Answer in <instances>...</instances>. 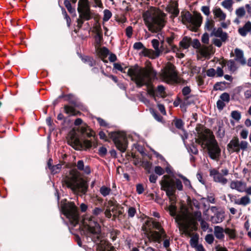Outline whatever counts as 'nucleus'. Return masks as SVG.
I'll list each match as a JSON object with an SVG mask.
<instances>
[{
    "instance_id": "nucleus-1",
    "label": "nucleus",
    "mask_w": 251,
    "mask_h": 251,
    "mask_svg": "<svg viewBox=\"0 0 251 251\" xmlns=\"http://www.w3.org/2000/svg\"><path fill=\"white\" fill-rule=\"evenodd\" d=\"M127 73L131 77V80L135 82L137 87L141 88L144 85L148 86L145 77L142 75V70L138 65L128 68Z\"/></svg>"
},
{
    "instance_id": "nucleus-2",
    "label": "nucleus",
    "mask_w": 251,
    "mask_h": 251,
    "mask_svg": "<svg viewBox=\"0 0 251 251\" xmlns=\"http://www.w3.org/2000/svg\"><path fill=\"white\" fill-rule=\"evenodd\" d=\"M214 21H210V19L207 18L205 24L204 29L210 31L212 28L213 30L210 33V36H214L217 38H220L223 42L225 43L228 40V36L227 33L226 32L223 31L222 27H218L217 28L214 27Z\"/></svg>"
},
{
    "instance_id": "nucleus-3",
    "label": "nucleus",
    "mask_w": 251,
    "mask_h": 251,
    "mask_svg": "<svg viewBox=\"0 0 251 251\" xmlns=\"http://www.w3.org/2000/svg\"><path fill=\"white\" fill-rule=\"evenodd\" d=\"M63 214L69 219L72 224L78 223L79 215L77 207L74 204H64L62 207Z\"/></svg>"
},
{
    "instance_id": "nucleus-4",
    "label": "nucleus",
    "mask_w": 251,
    "mask_h": 251,
    "mask_svg": "<svg viewBox=\"0 0 251 251\" xmlns=\"http://www.w3.org/2000/svg\"><path fill=\"white\" fill-rule=\"evenodd\" d=\"M111 138L114 142L117 149L122 152L126 151L127 145L126 138L119 132H112Z\"/></svg>"
},
{
    "instance_id": "nucleus-5",
    "label": "nucleus",
    "mask_w": 251,
    "mask_h": 251,
    "mask_svg": "<svg viewBox=\"0 0 251 251\" xmlns=\"http://www.w3.org/2000/svg\"><path fill=\"white\" fill-rule=\"evenodd\" d=\"M221 150L218 142L214 138L210 141V146L208 147L209 157L212 160H217L221 156Z\"/></svg>"
},
{
    "instance_id": "nucleus-6",
    "label": "nucleus",
    "mask_w": 251,
    "mask_h": 251,
    "mask_svg": "<svg viewBox=\"0 0 251 251\" xmlns=\"http://www.w3.org/2000/svg\"><path fill=\"white\" fill-rule=\"evenodd\" d=\"M203 17L199 12H194V17L193 19V23H191V30L196 31L201 26L202 23Z\"/></svg>"
},
{
    "instance_id": "nucleus-7",
    "label": "nucleus",
    "mask_w": 251,
    "mask_h": 251,
    "mask_svg": "<svg viewBox=\"0 0 251 251\" xmlns=\"http://www.w3.org/2000/svg\"><path fill=\"white\" fill-rule=\"evenodd\" d=\"M210 176L213 177L214 180L216 182L225 185L227 182V179L224 177L223 175L216 169H214L210 170Z\"/></svg>"
},
{
    "instance_id": "nucleus-8",
    "label": "nucleus",
    "mask_w": 251,
    "mask_h": 251,
    "mask_svg": "<svg viewBox=\"0 0 251 251\" xmlns=\"http://www.w3.org/2000/svg\"><path fill=\"white\" fill-rule=\"evenodd\" d=\"M227 149L230 153L234 152L239 153L240 151L239 139L236 137L234 139L231 140L227 145Z\"/></svg>"
},
{
    "instance_id": "nucleus-9",
    "label": "nucleus",
    "mask_w": 251,
    "mask_h": 251,
    "mask_svg": "<svg viewBox=\"0 0 251 251\" xmlns=\"http://www.w3.org/2000/svg\"><path fill=\"white\" fill-rule=\"evenodd\" d=\"M163 178L164 179L162 180L160 182L161 190L165 191L175 189V185L173 182L169 180V177L168 176L164 175Z\"/></svg>"
},
{
    "instance_id": "nucleus-10",
    "label": "nucleus",
    "mask_w": 251,
    "mask_h": 251,
    "mask_svg": "<svg viewBox=\"0 0 251 251\" xmlns=\"http://www.w3.org/2000/svg\"><path fill=\"white\" fill-rule=\"evenodd\" d=\"M163 178L164 179L162 180L160 182L161 190L165 191L175 189V185L173 182L169 180V177L168 176L164 175Z\"/></svg>"
},
{
    "instance_id": "nucleus-11",
    "label": "nucleus",
    "mask_w": 251,
    "mask_h": 251,
    "mask_svg": "<svg viewBox=\"0 0 251 251\" xmlns=\"http://www.w3.org/2000/svg\"><path fill=\"white\" fill-rule=\"evenodd\" d=\"M225 212L223 210L216 211L213 216L210 217V221L212 224L222 223L225 219Z\"/></svg>"
},
{
    "instance_id": "nucleus-12",
    "label": "nucleus",
    "mask_w": 251,
    "mask_h": 251,
    "mask_svg": "<svg viewBox=\"0 0 251 251\" xmlns=\"http://www.w3.org/2000/svg\"><path fill=\"white\" fill-rule=\"evenodd\" d=\"M192 95L185 97L182 102L180 104V107L184 112H186L187 111V108L188 106L194 103V100L192 99Z\"/></svg>"
},
{
    "instance_id": "nucleus-13",
    "label": "nucleus",
    "mask_w": 251,
    "mask_h": 251,
    "mask_svg": "<svg viewBox=\"0 0 251 251\" xmlns=\"http://www.w3.org/2000/svg\"><path fill=\"white\" fill-rule=\"evenodd\" d=\"M94 226L97 228L96 230L93 229V242L97 243L100 241V239L99 234H100V225L97 222L94 221Z\"/></svg>"
},
{
    "instance_id": "nucleus-14",
    "label": "nucleus",
    "mask_w": 251,
    "mask_h": 251,
    "mask_svg": "<svg viewBox=\"0 0 251 251\" xmlns=\"http://www.w3.org/2000/svg\"><path fill=\"white\" fill-rule=\"evenodd\" d=\"M151 44L153 48L155 50V57H159L163 50V45L159 48V42L158 39H154L151 40Z\"/></svg>"
},
{
    "instance_id": "nucleus-15",
    "label": "nucleus",
    "mask_w": 251,
    "mask_h": 251,
    "mask_svg": "<svg viewBox=\"0 0 251 251\" xmlns=\"http://www.w3.org/2000/svg\"><path fill=\"white\" fill-rule=\"evenodd\" d=\"M235 53V60L241 63V65H244L246 64V62L245 58L244 57L243 51L241 49L236 48L234 50Z\"/></svg>"
},
{
    "instance_id": "nucleus-16",
    "label": "nucleus",
    "mask_w": 251,
    "mask_h": 251,
    "mask_svg": "<svg viewBox=\"0 0 251 251\" xmlns=\"http://www.w3.org/2000/svg\"><path fill=\"white\" fill-rule=\"evenodd\" d=\"M76 167L78 170L83 171L86 175H89L91 172L90 167L88 165L85 166L82 160H79L77 162Z\"/></svg>"
},
{
    "instance_id": "nucleus-17",
    "label": "nucleus",
    "mask_w": 251,
    "mask_h": 251,
    "mask_svg": "<svg viewBox=\"0 0 251 251\" xmlns=\"http://www.w3.org/2000/svg\"><path fill=\"white\" fill-rule=\"evenodd\" d=\"M164 191L166 192V196L169 198V201L171 202L172 206H174L176 203V198L175 197L176 189H172Z\"/></svg>"
},
{
    "instance_id": "nucleus-18",
    "label": "nucleus",
    "mask_w": 251,
    "mask_h": 251,
    "mask_svg": "<svg viewBox=\"0 0 251 251\" xmlns=\"http://www.w3.org/2000/svg\"><path fill=\"white\" fill-rule=\"evenodd\" d=\"M246 184L241 181H232L230 187L232 189H236L238 192H242L244 190L241 188L244 186H245Z\"/></svg>"
},
{
    "instance_id": "nucleus-19",
    "label": "nucleus",
    "mask_w": 251,
    "mask_h": 251,
    "mask_svg": "<svg viewBox=\"0 0 251 251\" xmlns=\"http://www.w3.org/2000/svg\"><path fill=\"white\" fill-rule=\"evenodd\" d=\"M81 132L82 134L89 138L95 136L94 131L87 125L83 126L81 127Z\"/></svg>"
},
{
    "instance_id": "nucleus-20",
    "label": "nucleus",
    "mask_w": 251,
    "mask_h": 251,
    "mask_svg": "<svg viewBox=\"0 0 251 251\" xmlns=\"http://www.w3.org/2000/svg\"><path fill=\"white\" fill-rule=\"evenodd\" d=\"M213 12L215 18H219L220 20L222 21L225 20L226 19V14L220 8L216 7L214 9H213Z\"/></svg>"
},
{
    "instance_id": "nucleus-21",
    "label": "nucleus",
    "mask_w": 251,
    "mask_h": 251,
    "mask_svg": "<svg viewBox=\"0 0 251 251\" xmlns=\"http://www.w3.org/2000/svg\"><path fill=\"white\" fill-rule=\"evenodd\" d=\"M191 43V38L187 36H184L181 41L179 42L180 47L183 49H188Z\"/></svg>"
},
{
    "instance_id": "nucleus-22",
    "label": "nucleus",
    "mask_w": 251,
    "mask_h": 251,
    "mask_svg": "<svg viewBox=\"0 0 251 251\" xmlns=\"http://www.w3.org/2000/svg\"><path fill=\"white\" fill-rule=\"evenodd\" d=\"M214 233L215 237L219 240L223 239L225 237V235L224 234V229L220 226H217L214 227Z\"/></svg>"
},
{
    "instance_id": "nucleus-23",
    "label": "nucleus",
    "mask_w": 251,
    "mask_h": 251,
    "mask_svg": "<svg viewBox=\"0 0 251 251\" xmlns=\"http://www.w3.org/2000/svg\"><path fill=\"white\" fill-rule=\"evenodd\" d=\"M227 83L225 81L216 82L213 86V90L215 91H224L226 89V84Z\"/></svg>"
},
{
    "instance_id": "nucleus-24",
    "label": "nucleus",
    "mask_w": 251,
    "mask_h": 251,
    "mask_svg": "<svg viewBox=\"0 0 251 251\" xmlns=\"http://www.w3.org/2000/svg\"><path fill=\"white\" fill-rule=\"evenodd\" d=\"M251 202V200L249 196H245L244 197H242L240 201L239 200H235V203L238 204V205H243L244 206H245Z\"/></svg>"
},
{
    "instance_id": "nucleus-25",
    "label": "nucleus",
    "mask_w": 251,
    "mask_h": 251,
    "mask_svg": "<svg viewBox=\"0 0 251 251\" xmlns=\"http://www.w3.org/2000/svg\"><path fill=\"white\" fill-rule=\"evenodd\" d=\"M82 60L85 63H87L90 67L96 65V62L93 57L89 56H84L82 57Z\"/></svg>"
},
{
    "instance_id": "nucleus-26",
    "label": "nucleus",
    "mask_w": 251,
    "mask_h": 251,
    "mask_svg": "<svg viewBox=\"0 0 251 251\" xmlns=\"http://www.w3.org/2000/svg\"><path fill=\"white\" fill-rule=\"evenodd\" d=\"M83 233L85 236V238L88 242L93 241V229L92 227L89 226L86 231H83Z\"/></svg>"
},
{
    "instance_id": "nucleus-27",
    "label": "nucleus",
    "mask_w": 251,
    "mask_h": 251,
    "mask_svg": "<svg viewBox=\"0 0 251 251\" xmlns=\"http://www.w3.org/2000/svg\"><path fill=\"white\" fill-rule=\"evenodd\" d=\"M110 53L109 50L105 47H103L102 48V50L100 52V57L101 58V59L105 63H108V61L106 60H104V58L107 57V56Z\"/></svg>"
},
{
    "instance_id": "nucleus-28",
    "label": "nucleus",
    "mask_w": 251,
    "mask_h": 251,
    "mask_svg": "<svg viewBox=\"0 0 251 251\" xmlns=\"http://www.w3.org/2000/svg\"><path fill=\"white\" fill-rule=\"evenodd\" d=\"M64 4L70 14L76 15L75 9V8L72 7L71 3L69 0H64Z\"/></svg>"
},
{
    "instance_id": "nucleus-29",
    "label": "nucleus",
    "mask_w": 251,
    "mask_h": 251,
    "mask_svg": "<svg viewBox=\"0 0 251 251\" xmlns=\"http://www.w3.org/2000/svg\"><path fill=\"white\" fill-rule=\"evenodd\" d=\"M233 0H224L221 3V5L226 9H227L229 11H231L232 10V5H233Z\"/></svg>"
},
{
    "instance_id": "nucleus-30",
    "label": "nucleus",
    "mask_w": 251,
    "mask_h": 251,
    "mask_svg": "<svg viewBox=\"0 0 251 251\" xmlns=\"http://www.w3.org/2000/svg\"><path fill=\"white\" fill-rule=\"evenodd\" d=\"M80 3L78 2L77 11L80 14V17L82 18H84L86 20H89L91 18L90 14L88 13L83 12L81 8H79Z\"/></svg>"
},
{
    "instance_id": "nucleus-31",
    "label": "nucleus",
    "mask_w": 251,
    "mask_h": 251,
    "mask_svg": "<svg viewBox=\"0 0 251 251\" xmlns=\"http://www.w3.org/2000/svg\"><path fill=\"white\" fill-rule=\"evenodd\" d=\"M199 235L196 233L193 236L190 240V244L192 248H195L199 245Z\"/></svg>"
},
{
    "instance_id": "nucleus-32",
    "label": "nucleus",
    "mask_w": 251,
    "mask_h": 251,
    "mask_svg": "<svg viewBox=\"0 0 251 251\" xmlns=\"http://www.w3.org/2000/svg\"><path fill=\"white\" fill-rule=\"evenodd\" d=\"M182 18L186 22L191 25L193 23V17L192 15L189 11H186L183 15Z\"/></svg>"
},
{
    "instance_id": "nucleus-33",
    "label": "nucleus",
    "mask_w": 251,
    "mask_h": 251,
    "mask_svg": "<svg viewBox=\"0 0 251 251\" xmlns=\"http://www.w3.org/2000/svg\"><path fill=\"white\" fill-rule=\"evenodd\" d=\"M83 144L87 149H90L92 147L96 148L97 146V143L92 142L88 139H84L83 140Z\"/></svg>"
},
{
    "instance_id": "nucleus-34",
    "label": "nucleus",
    "mask_w": 251,
    "mask_h": 251,
    "mask_svg": "<svg viewBox=\"0 0 251 251\" xmlns=\"http://www.w3.org/2000/svg\"><path fill=\"white\" fill-rule=\"evenodd\" d=\"M100 193L103 197H106L110 194L111 192V189L109 187H106L105 186H102L100 189Z\"/></svg>"
},
{
    "instance_id": "nucleus-35",
    "label": "nucleus",
    "mask_w": 251,
    "mask_h": 251,
    "mask_svg": "<svg viewBox=\"0 0 251 251\" xmlns=\"http://www.w3.org/2000/svg\"><path fill=\"white\" fill-rule=\"evenodd\" d=\"M150 112L152 115V116H153L154 118L157 121L160 122H161L162 121V120L163 118H162V117L160 115H159V114H158L157 113L156 110H155L153 108H151L150 109Z\"/></svg>"
},
{
    "instance_id": "nucleus-36",
    "label": "nucleus",
    "mask_w": 251,
    "mask_h": 251,
    "mask_svg": "<svg viewBox=\"0 0 251 251\" xmlns=\"http://www.w3.org/2000/svg\"><path fill=\"white\" fill-rule=\"evenodd\" d=\"M153 24L156 25V26L159 28V30H161L162 31V29L165 25V21L162 19H159V20L155 21Z\"/></svg>"
},
{
    "instance_id": "nucleus-37",
    "label": "nucleus",
    "mask_w": 251,
    "mask_h": 251,
    "mask_svg": "<svg viewBox=\"0 0 251 251\" xmlns=\"http://www.w3.org/2000/svg\"><path fill=\"white\" fill-rule=\"evenodd\" d=\"M175 126L176 128L184 129V123L181 119H176L175 121Z\"/></svg>"
},
{
    "instance_id": "nucleus-38",
    "label": "nucleus",
    "mask_w": 251,
    "mask_h": 251,
    "mask_svg": "<svg viewBox=\"0 0 251 251\" xmlns=\"http://www.w3.org/2000/svg\"><path fill=\"white\" fill-rule=\"evenodd\" d=\"M231 117L235 120L238 121L241 118V115L240 112L237 110L232 111L231 113Z\"/></svg>"
},
{
    "instance_id": "nucleus-39",
    "label": "nucleus",
    "mask_w": 251,
    "mask_h": 251,
    "mask_svg": "<svg viewBox=\"0 0 251 251\" xmlns=\"http://www.w3.org/2000/svg\"><path fill=\"white\" fill-rule=\"evenodd\" d=\"M103 21L105 22L108 21L112 17V13L111 12L108 10V9H105L103 11Z\"/></svg>"
},
{
    "instance_id": "nucleus-40",
    "label": "nucleus",
    "mask_w": 251,
    "mask_h": 251,
    "mask_svg": "<svg viewBox=\"0 0 251 251\" xmlns=\"http://www.w3.org/2000/svg\"><path fill=\"white\" fill-rule=\"evenodd\" d=\"M246 13V11L245 8L243 7H240L237 9L235 11V14L238 17H243Z\"/></svg>"
},
{
    "instance_id": "nucleus-41",
    "label": "nucleus",
    "mask_w": 251,
    "mask_h": 251,
    "mask_svg": "<svg viewBox=\"0 0 251 251\" xmlns=\"http://www.w3.org/2000/svg\"><path fill=\"white\" fill-rule=\"evenodd\" d=\"M64 108L66 113L72 115H75L74 108L72 106L66 105L64 106Z\"/></svg>"
},
{
    "instance_id": "nucleus-42",
    "label": "nucleus",
    "mask_w": 251,
    "mask_h": 251,
    "mask_svg": "<svg viewBox=\"0 0 251 251\" xmlns=\"http://www.w3.org/2000/svg\"><path fill=\"white\" fill-rule=\"evenodd\" d=\"M149 30L152 33H158L160 32L161 30H159V28L156 26L154 24L150 25L148 26Z\"/></svg>"
},
{
    "instance_id": "nucleus-43",
    "label": "nucleus",
    "mask_w": 251,
    "mask_h": 251,
    "mask_svg": "<svg viewBox=\"0 0 251 251\" xmlns=\"http://www.w3.org/2000/svg\"><path fill=\"white\" fill-rule=\"evenodd\" d=\"M220 100L223 101H225L226 102H228L230 100V96L229 94L226 92H225L221 94L220 96Z\"/></svg>"
},
{
    "instance_id": "nucleus-44",
    "label": "nucleus",
    "mask_w": 251,
    "mask_h": 251,
    "mask_svg": "<svg viewBox=\"0 0 251 251\" xmlns=\"http://www.w3.org/2000/svg\"><path fill=\"white\" fill-rule=\"evenodd\" d=\"M61 168V166L60 164H57L56 165H53L51 167V168H50V170L51 172V173L53 175L56 174L59 172Z\"/></svg>"
},
{
    "instance_id": "nucleus-45",
    "label": "nucleus",
    "mask_w": 251,
    "mask_h": 251,
    "mask_svg": "<svg viewBox=\"0 0 251 251\" xmlns=\"http://www.w3.org/2000/svg\"><path fill=\"white\" fill-rule=\"evenodd\" d=\"M156 228L159 230V234L163 238H166L168 237L164 229L163 228H161L160 226L156 223Z\"/></svg>"
},
{
    "instance_id": "nucleus-46",
    "label": "nucleus",
    "mask_w": 251,
    "mask_h": 251,
    "mask_svg": "<svg viewBox=\"0 0 251 251\" xmlns=\"http://www.w3.org/2000/svg\"><path fill=\"white\" fill-rule=\"evenodd\" d=\"M103 212V209L101 208L96 207L92 210L93 215L98 216Z\"/></svg>"
},
{
    "instance_id": "nucleus-47",
    "label": "nucleus",
    "mask_w": 251,
    "mask_h": 251,
    "mask_svg": "<svg viewBox=\"0 0 251 251\" xmlns=\"http://www.w3.org/2000/svg\"><path fill=\"white\" fill-rule=\"evenodd\" d=\"M228 67L231 71H235L237 69L235 61L232 59L228 61Z\"/></svg>"
},
{
    "instance_id": "nucleus-48",
    "label": "nucleus",
    "mask_w": 251,
    "mask_h": 251,
    "mask_svg": "<svg viewBox=\"0 0 251 251\" xmlns=\"http://www.w3.org/2000/svg\"><path fill=\"white\" fill-rule=\"evenodd\" d=\"M107 151L105 147H101L99 149L98 154L101 157H104L107 154Z\"/></svg>"
},
{
    "instance_id": "nucleus-49",
    "label": "nucleus",
    "mask_w": 251,
    "mask_h": 251,
    "mask_svg": "<svg viewBox=\"0 0 251 251\" xmlns=\"http://www.w3.org/2000/svg\"><path fill=\"white\" fill-rule=\"evenodd\" d=\"M136 213V210L133 207H130L127 211L128 216L130 218L133 217Z\"/></svg>"
},
{
    "instance_id": "nucleus-50",
    "label": "nucleus",
    "mask_w": 251,
    "mask_h": 251,
    "mask_svg": "<svg viewBox=\"0 0 251 251\" xmlns=\"http://www.w3.org/2000/svg\"><path fill=\"white\" fill-rule=\"evenodd\" d=\"M209 41V34L207 32L203 34L201 37V42L205 44H208Z\"/></svg>"
},
{
    "instance_id": "nucleus-51",
    "label": "nucleus",
    "mask_w": 251,
    "mask_h": 251,
    "mask_svg": "<svg viewBox=\"0 0 251 251\" xmlns=\"http://www.w3.org/2000/svg\"><path fill=\"white\" fill-rule=\"evenodd\" d=\"M205 240L208 244H211L213 243L214 238L212 234H208L205 236Z\"/></svg>"
},
{
    "instance_id": "nucleus-52",
    "label": "nucleus",
    "mask_w": 251,
    "mask_h": 251,
    "mask_svg": "<svg viewBox=\"0 0 251 251\" xmlns=\"http://www.w3.org/2000/svg\"><path fill=\"white\" fill-rule=\"evenodd\" d=\"M188 151L190 153L196 155L198 153V150L194 145H191Z\"/></svg>"
},
{
    "instance_id": "nucleus-53",
    "label": "nucleus",
    "mask_w": 251,
    "mask_h": 251,
    "mask_svg": "<svg viewBox=\"0 0 251 251\" xmlns=\"http://www.w3.org/2000/svg\"><path fill=\"white\" fill-rule=\"evenodd\" d=\"M154 172L156 174L159 176H161L164 174L165 171L162 167L159 166H155L154 168Z\"/></svg>"
},
{
    "instance_id": "nucleus-54",
    "label": "nucleus",
    "mask_w": 251,
    "mask_h": 251,
    "mask_svg": "<svg viewBox=\"0 0 251 251\" xmlns=\"http://www.w3.org/2000/svg\"><path fill=\"white\" fill-rule=\"evenodd\" d=\"M191 92V90L189 86H185L182 89V95L184 96H188Z\"/></svg>"
},
{
    "instance_id": "nucleus-55",
    "label": "nucleus",
    "mask_w": 251,
    "mask_h": 251,
    "mask_svg": "<svg viewBox=\"0 0 251 251\" xmlns=\"http://www.w3.org/2000/svg\"><path fill=\"white\" fill-rule=\"evenodd\" d=\"M164 32L162 31L158 32V33L155 35L158 40L160 41L161 45H163L164 42Z\"/></svg>"
},
{
    "instance_id": "nucleus-56",
    "label": "nucleus",
    "mask_w": 251,
    "mask_h": 251,
    "mask_svg": "<svg viewBox=\"0 0 251 251\" xmlns=\"http://www.w3.org/2000/svg\"><path fill=\"white\" fill-rule=\"evenodd\" d=\"M78 2H79L80 3L79 8H81V6L83 8H87L89 7L88 0H80Z\"/></svg>"
},
{
    "instance_id": "nucleus-57",
    "label": "nucleus",
    "mask_w": 251,
    "mask_h": 251,
    "mask_svg": "<svg viewBox=\"0 0 251 251\" xmlns=\"http://www.w3.org/2000/svg\"><path fill=\"white\" fill-rule=\"evenodd\" d=\"M222 42L221 39L214 38L212 40L213 44L216 47L220 48L222 46Z\"/></svg>"
},
{
    "instance_id": "nucleus-58",
    "label": "nucleus",
    "mask_w": 251,
    "mask_h": 251,
    "mask_svg": "<svg viewBox=\"0 0 251 251\" xmlns=\"http://www.w3.org/2000/svg\"><path fill=\"white\" fill-rule=\"evenodd\" d=\"M134 49L139 50L145 48V46L142 43L140 42H136L134 44L133 46Z\"/></svg>"
},
{
    "instance_id": "nucleus-59",
    "label": "nucleus",
    "mask_w": 251,
    "mask_h": 251,
    "mask_svg": "<svg viewBox=\"0 0 251 251\" xmlns=\"http://www.w3.org/2000/svg\"><path fill=\"white\" fill-rule=\"evenodd\" d=\"M192 47L196 49H199L201 47V43L198 39H194L192 42Z\"/></svg>"
},
{
    "instance_id": "nucleus-60",
    "label": "nucleus",
    "mask_w": 251,
    "mask_h": 251,
    "mask_svg": "<svg viewBox=\"0 0 251 251\" xmlns=\"http://www.w3.org/2000/svg\"><path fill=\"white\" fill-rule=\"evenodd\" d=\"M96 119L100 126H103V127L107 126L108 124L103 119H102L100 117H97Z\"/></svg>"
},
{
    "instance_id": "nucleus-61",
    "label": "nucleus",
    "mask_w": 251,
    "mask_h": 251,
    "mask_svg": "<svg viewBox=\"0 0 251 251\" xmlns=\"http://www.w3.org/2000/svg\"><path fill=\"white\" fill-rule=\"evenodd\" d=\"M176 188L179 191H182L183 189V185L181 181L178 178H176Z\"/></svg>"
},
{
    "instance_id": "nucleus-62",
    "label": "nucleus",
    "mask_w": 251,
    "mask_h": 251,
    "mask_svg": "<svg viewBox=\"0 0 251 251\" xmlns=\"http://www.w3.org/2000/svg\"><path fill=\"white\" fill-rule=\"evenodd\" d=\"M144 191L143 184L138 183L136 185V192L138 194H142Z\"/></svg>"
},
{
    "instance_id": "nucleus-63",
    "label": "nucleus",
    "mask_w": 251,
    "mask_h": 251,
    "mask_svg": "<svg viewBox=\"0 0 251 251\" xmlns=\"http://www.w3.org/2000/svg\"><path fill=\"white\" fill-rule=\"evenodd\" d=\"M248 143L246 141H241L239 144L240 150L245 151L248 148Z\"/></svg>"
},
{
    "instance_id": "nucleus-64",
    "label": "nucleus",
    "mask_w": 251,
    "mask_h": 251,
    "mask_svg": "<svg viewBox=\"0 0 251 251\" xmlns=\"http://www.w3.org/2000/svg\"><path fill=\"white\" fill-rule=\"evenodd\" d=\"M226 104L222 100H219L217 101V107L219 110H223Z\"/></svg>"
}]
</instances>
